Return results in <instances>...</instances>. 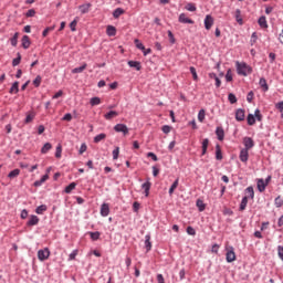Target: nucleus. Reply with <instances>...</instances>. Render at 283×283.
<instances>
[{"mask_svg": "<svg viewBox=\"0 0 283 283\" xmlns=\"http://www.w3.org/2000/svg\"><path fill=\"white\" fill-rule=\"evenodd\" d=\"M203 23H205L206 30H211V28L213 27V17H211L210 14H207Z\"/></svg>", "mask_w": 283, "mask_h": 283, "instance_id": "39448f33", "label": "nucleus"}, {"mask_svg": "<svg viewBox=\"0 0 283 283\" xmlns=\"http://www.w3.org/2000/svg\"><path fill=\"white\" fill-rule=\"evenodd\" d=\"M266 186H268V185L265 184L264 179H259V180H258V189H259L260 193H262L263 191H265Z\"/></svg>", "mask_w": 283, "mask_h": 283, "instance_id": "5701e85b", "label": "nucleus"}, {"mask_svg": "<svg viewBox=\"0 0 283 283\" xmlns=\"http://www.w3.org/2000/svg\"><path fill=\"white\" fill-rule=\"evenodd\" d=\"M226 81H227L228 83H231V81H233V74H231V69H229V70L227 71Z\"/></svg>", "mask_w": 283, "mask_h": 283, "instance_id": "4d7b16f0", "label": "nucleus"}, {"mask_svg": "<svg viewBox=\"0 0 283 283\" xmlns=\"http://www.w3.org/2000/svg\"><path fill=\"white\" fill-rule=\"evenodd\" d=\"M185 9L188 10V12H196V10H197L196 4L191 3V2L186 4Z\"/></svg>", "mask_w": 283, "mask_h": 283, "instance_id": "49530a36", "label": "nucleus"}, {"mask_svg": "<svg viewBox=\"0 0 283 283\" xmlns=\"http://www.w3.org/2000/svg\"><path fill=\"white\" fill-rule=\"evenodd\" d=\"M85 151H87V144L83 143L80 147L78 154L83 155Z\"/></svg>", "mask_w": 283, "mask_h": 283, "instance_id": "680f3d73", "label": "nucleus"}, {"mask_svg": "<svg viewBox=\"0 0 283 283\" xmlns=\"http://www.w3.org/2000/svg\"><path fill=\"white\" fill-rule=\"evenodd\" d=\"M90 8H92V3H86V4H81L78 7V10L81 11L82 14H87V12H90Z\"/></svg>", "mask_w": 283, "mask_h": 283, "instance_id": "aec40b11", "label": "nucleus"}, {"mask_svg": "<svg viewBox=\"0 0 283 283\" xmlns=\"http://www.w3.org/2000/svg\"><path fill=\"white\" fill-rule=\"evenodd\" d=\"M122 14H125V9L117 8L113 11L114 19H118Z\"/></svg>", "mask_w": 283, "mask_h": 283, "instance_id": "7c9ffc66", "label": "nucleus"}, {"mask_svg": "<svg viewBox=\"0 0 283 283\" xmlns=\"http://www.w3.org/2000/svg\"><path fill=\"white\" fill-rule=\"evenodd\" d=\"M209 78H213L216 81V87H220L222 85V81H220V77H218V74L216 73H209Z\"/></svg>", "mask_w": 283, "mask_h": 283, "instance_id": "412c9836", "label": "nucleus"}, {"mask_svg": "<svg viewBox=\"0 0 283 283\" xmlns=\"http://www.w3.org/2000/svg\"><path fill=\"white\" fill-rule=\"evenodd\" d=\"M115 116H118V112H116V111H109L108 113H106V114L104 115V118H105L106 120H112V118H115Z\"/></svg>", "mask_w": 283, "mask_h": 283, "instance_id": "cd10ccee", "label": "nucleus"}, {"mask_svg": "<svg viewBox=\"0 0 283 283\" xmlns=\"http://www.w3.org/2000/svg\"><path fill=\"white\" fill-rule=\"evenodd\" d=\"M247 120H248V125H250V126L255 125V115L249 114L247 117Z\"/></svg>", "mask_w": 283, "mask_h": 283, "instance_id": "c03bdc74", "label": "nucleus"}, {"mask_svg": "<svg viewBox=\"0 0 283 283\" xmlns=\"http://www.w3.org/2000/svg\"><path fill=\"white\" fill-rule=\"evenodd\" d=\"M277 254H279L280 260H282V262H283V247L282 245L277 247Z\"/></svg>", "mask_w": 283, "mask_h": 283, "instance_id": "338daca9", "label": "nucleus"}, {"mask_svg": "<svg viewBox=\"0 0 283 283\" xmlns=\"http://www.w3.org/2000/svg\"><path fill=\"white\" fill-rule=\"evenodd\" d=\"M196 205L199 211H205V209H207V205H205V201H202L201 199H198L196 201Z\"/></svg>", "mask_w": 283, "mask_h": 283, "instance_id": "72a5a7b5", "label": "nucleus"}, {"mask_svg": "<svg viewBox=\"0 0 283 283\" xmlns=\"http://www.w3.org/2000/svg\"><path fill=\"white\" fill-rule=\"evenodd\" d=\"M49 179H50V175L45 174L44 176L41 177L40 180L34 181L33 186L34 187H41V185H43V182H45Z\"/></svg>", "mask_w": 283, "mask_h": 283, "instance_id": "dca6fc26", "label": "nucleus"}, {"mask_svg": "<svg viewBox=\"0 0 283 283\" xmlns=\"http://www.w3.org/2000/svg\"><path fill=\"white\" fill-rule=\"evenodd\" d=\"M142 189H144L145 197L148 198L149 197V190L151 189V182L149 181V178L147 179L146 182H144L142 185Z\"/></svg>", "mask_w": 283, "mask_h": 283, "instance_id": "1a4fd4ad", "label": "nucleus"}, {"mask_svg": "<svg viewBox=\"0 0 283 283\" xmlns=\"http://www.w3.org/2000/svg\"><path fill=\"white\" fill-rule=\"evenodd\" d=\"M161 130H163L164 134H169V133L171 132V126H169V125H164V126L161 127Z\"/></svg>", "mask_w": 283, "mask_h": 283, "instance_id": "69168bd1", "label": "nucleus"}, {"mask_svg": "<svg viewBox=\"0 0 283 283\" xmlns=\"http://www.w3.org/2000/svg\"><path fill=\"white\" fill-rule=\"evenodd\" d=\"M39 220L40 219L36 217V214H32L27 222V227H36V224H39Z\"/></svg>", "mask_w": 283, "mask_h": 283, "instance_id": "9b49d317", "label": "nucleus"}, {"mask_svg": "<svg viewBox=\"0 0 283 283\" xmlns=\"http://www.w3.org/2000/svg\"><path fill=\"white\" fill-rule=\"evenodd\" d=\"M61 154H63V146L59 144L55 150V158H61Z\"/></svg>", "mask_w": 283, "mask_h": 283, "instance_id": "de8ad7c7", "label": "nucleus"}, {"mask_svg": "<svg viewBox=\"0 0 283 283\" xmlns=\"http://www.w3.org/2000/svg\"><path fill=\"white\" fill-rule=\"evenodd\" d=\"M188 235H196V229H193V227L189 226L186 229Z\"/></svg>", "mask_w": 283, "mask_h": 283, "instance_id": "e2e57ef3", "label": "nucleus"}, {"mask_svg": "<svg viewBox=\"0 0 283 283\" xmlns=\"http://www.w3.org/2000/svg\"><path fill=\"white\" fill-rule=\"evenodd\" d=\"M21 43H22L23 50H28L30 45H32V42L30 41V36L28 35L22 36Z\"/></svg>", "mask_w": 283, "mask_h": 283, "instance_id": "ddd939ff", "label": "nucleus"}, {"mask_svg": "<svg viewBox=\"0 0 283 283\" xmlns=\"http://www.w3.org/2000/svg\"><path fill=\"white\" fill-rule=\"evenodd\" d=\"M114 130L117 132V134H124V136H127V134H129V128L125 124L115 125Z\"/></svg>", "mask_w": 283, "mask_h": 283, "instance_id": "7ed1b4c3", "label": "nucleus"}, {"mask_svg": "<svg viewBox=\"0 0 283 283\" xmlns=\"http://www.w3.org/2000/svg\"><path fill=\"white\" fill-rule=\"evenodd\" d=\"M90 103L92 107H95V105H101V97H92Z\"/></svg>", "mask_w": 283, "mask_h": 283, "instance_id": "3c124183", "label": "nucleus"}, {"mask_svg": "<svg viewBox=\"0 0 283 283\" xmlns=\"http://www.w3.org/2000/svg\"><path fill=\"white\" fill-rule=\"evenodd\" d=\"M106 138H107V135L105 133H101L94 137V143H101V140H105Z\"/></svg>", "mask_w": 283, "mask_h": 283, "instance_id": "4c0bfd02", "label": "nucleus"}, {"mask_svg": "<svg viewBox=\"0 0 283 283\" xmlns=\"http://www.w3.org/2000/svg\"><path fill=\"white\" fill-rule=\"evenodd\" d=\"M35 116L36 114H34V112L27 113V117L24 119L25 125L32 123Z\"/></svg>", "mask_w": 283, "mask_h": 283, "instance_id": "393cba45", "label": "nucleus"}, {"mask_svg": "<svg viewBox=\"0 0 283 283\" xmlns=\"http://www.w3.org/2000/svg\"><path fill=\"white\" fill-rule=\"evenodd\" d=\"M10 43L13 48H17V43H19V32H15L11 38Z\"/></svg>", "mask_w": 283, "mask_h": 283, "instance_id": "c9c22d12", "label": "nucleus"}, {"mask_svg": "<svg viewBox=\"0 0 283 283\" xmlns=\"http://www.w3.org/2000/svg\"><path fill=\"white\" fill-rule=\"evenodd\" d=\"M239 158H240L241 163H248L249 161V150L242 148L240 150Z\"/></svg>", "mask_w": 283, "mask_h": 283, "instance_id": "423d86ee", "label": "nucleus"}, {"mask_svg": "<svg viewBox=\"0 0 283 283\" xmlns=\"http://www.w3.org/2000/svg\"><path fill=\"white\" fill-rule=\"evenodd\" d=\"M228 101L231 105H235V103H238V97H235V94L229 93Z\"/></svg>", "mask_w": 283, "mask_h": 283, "instance_id": "58836bf2", "label": "nucleus"}, {"mask_svg": "<svg viewBox=\"0 0 283 283\" xmlns=\"http://www.w3.org/2000/svg\"><path fill=\"white\" fill-rule=\"evenodd\" d=\"M222 148H220V144L216 145V160H222Z\"/></svg>", "mask_w": 283, "mask_h": 283, "instance_id": "b1692460", "label": "nucleus"}, {"mask_svg": "<svg viewBox=\"0 0 283 283\" xmlns=\"http://www.w3.org/2000/svg\"><path fill=\"white\" fill-rule=\"evenodd\" d=\"M176 189H178V179H176L172 185L170 186L169 190H168V193L169 196H172L174 195V191H176Z\"/></svg>", "mask_w": 283, "mask_h": 283, "instance_id": "e433bc0d", "label": "nucleus"}, {"mask_svg": "<svg viewBox=\"0 0 283 283\" xmlns=\"http://www.w3.org/2000/svg\"><path fill=\"white\" fill-rule=\"evenodd\" d=\"M44 211H48V206L45 205H41L35 209V213H38V216H43Z\"/></svg>", "mask_w": 283, "mask_h": 283, "instance_id": "473e14b6", "label": "nucleus"}, {"mask_svg": "<svg viewBox=\"0 0 283 283\" xmlns=\"http://www.w3.org/2000/svg\"><path fill=\"white\" fill-rule=\"evenodd\" d=\"M145 249L147 252L151 251V235L150 234L145 235Z\"/></svg>", "mask_w": 283, "mask_h": 283, "instance_id": "a211bd4d", "label": "nucleus"}, {"mask_svg": "<svg viewBox=\"0 0 283 283\" xmlns=\"http://www.w3.org/2000/svg\"><path fill=\"white\" fill-rule=\"evenodd\" d=\"M168 38L171 45H174V43H176V38L174 36V32H171L170 30H168Z\"/></svg>", "mask_w": 283, "mask_h": 283, "instance_id": "bf43d9fd", "label": "nucleus"}, {"mask_svg": "<svg viewBox=\"0 0 283 283\" xmlns=\"http://www.w3.org/2000/svg\"><path fill=\"white\" fill-rule=\"evenodd\" d=\"M226 260L227 262L231 263V262H235V252L233 251V248H231V250H229L226 254Z\"/></svg>", "mask_w": 283, "mask_h": 283, "instance_id": "f8f14e48", "label": "nucleus"}, {"mask_svg": "<svg viewBox=\"0 0 283 283\" xmlns=\"http://www.w3.org/2000/svg\"><path fill=\"white\" fill-rule=\"evenodd\" d=\"M234 17H235V21H237V23H239V25L244 24V20H242V11L240 9L235 10Z\"/></svg>", "mask_w": 283, "mask_h": 283, "instance_id": "4468645a", "label": "nucleus"}, {"mask_svg": "<svg viewBox=\"0 0 283 283\" xmlns=\"http://www.w3.org/2000/svg\"><path fill=\"white\" fill-rule=\"evenodd\" d=\"M254 118H256V120H259V123H262V114L260 113V109L259 108H256L255 111H254Z\"/></svg>", "mask_w": 283, "mask_h": 283, "instance_id": "6e6d98bb", "label": "nucleus"}, {"mask_svg": "<svg viewBox=\"0 0 283 283\" xmlns=\"http://www.w3.org/2000/svg\"><path fill=\"white\" fill-rule=\"evenodd\" d=\"M179 23H189L190 25H193V20H191L190 18H187V14L181 13L178 18Z\"/></svg>", "mask_w": 283, "mask_h": 283, "instance_id": "0eeeda50", "label": "nucleus"}, {"mask_svg": "<svg viewBox=\"0 0 283 283\" xmlns=\"http://www.w3.org/2000/svg\"><path fill=\"white\" fill-rule=\"evenodd\" d=\"M119 154H120V148L115 147V149L113 150V160H118Z\"/></svg>", "mask_w": 283, "mask_h": 283, "instance_id": "864d4df0", "label": "nucleus"}, {"mask_svg": "<svg viewBox=\"0 0 283 283\" xmlns=\"http://www.w3.org/2000/svg\"><path fill=\"white\" fill-rule=\"evenodd\" d=\"M48 258H50V249L49 248H44L43 250L38 251V260H40V262H45V260H48Z\"/></svg>", "mask_w": 283, "mask_h": 283, "instance_id": "f03ea898", "label": "nucleus"}, {"mask_svg": "<svg viewBox=\"0 0 283 283\" xmlns=\"http://www.w3.org/2000/svg\"><path fill=\"white\" fill-rule=\"evenodd\" d=\"M260 28H269V23H266V17L261 15L258 20Z\"/></svg>", "mask_w": 283, "mask_h": 283, "instance_id": "c756f323", "label": "nucleus"}, {"mask_svg": "<svg viewBox=\"0 0 283 283\" xmlns=\"http://www.w3.org/2000/svg\"><path fill=\"white\" fill-rule=\"evenodd\" d=\"M253 96H255V94L253 93V91H250L247 95L248 103H253Z\"/></svg>", "mask_w": 283, "mask_h": 283, "instance_id": "0e129e2a", "label": "nucleus"}, {"mask_svg": "<svg viewBox=\"0 0 283 283\" xmlns=\"http://www.w3.org/2000/svg\"><path fill=\"white\" fill-rule=\"evenodd\" d=\"M218 140H224V128L222 126H218L216 129Z\"/></svg>", "mask_w": 283, "mask_h": 283, "instance_id": "2eb2a0df", "label": "nucleus"}, {"mask_svg": "<svg viewBox=\"0 0 283 283\" xmlns=\"http://www.w3.org/2000/svg\"><path fill=\"white\" fill-rule=\"evenodd\" d=\"M276 109H279L281 113L283 112V101L275 104Z\"/></svg>", "mask_w": 283, "mask_h": 283, "instance_id": "774afa93", "label": "nucleus"}, {"mask_svg": "<svg viewBox=\"0 0 283 283\" xmlns=\"http://www.w3.org/2000/svg\"><path fill=\"white\" fill-rule=\"evenodd\" d=\"M247 205H249V197H243L239 207V211H244L247 209Z\"/></svg>", "mask_w": 283, "mask_h": 283, "instance_id": "a878e982", "label": "nucleus"}, {"mask_svg": "<svg viewBox=\"0 0 283 283\" xmlns=\"http://www.w3.org/2000/svg\"><path fill=\"white\" fill-rule=\"evenodd\" d=\"M198 120L199 123H203L205 122V108H201L198 113Z\"/></svg>", "mask_w": 283, "mask_h": 283, "instance_id": "603ef678", "label": "nucleus"}, {"mask_svg": "<svg viewBox=\"0 0 283 283\" xmlns=\"http://www.w3.org/2000/svg\"><path fill=\"white\" fill-rule=\"evenodd\" d=\"M76 189V182H71L69 186L65 187L64 191L65 193H70L71 191H74Z\"/></svg>", "mask_w": 283, "mask_h": 283, "instance_id": "79ce46f5", "label": "nucleus"}, {"mask_svg": "<svg viewBox=\"0 0 283 283\" xmlns=\"http://www.w3.org/2000/svg\"><path fill=\"white\" fill-rule=\"evenodd\" d=\"M245 193H249V198H251V200H253V198H255V191L253 190V186H250L245 189Z\"/></svg>", "mask_w": 283, "mask_h": 283, "instance_id": "a19ab883", "label": "nucleus"}, {"mask_svg": "<svg viewBox=\"0 0 283 283\" xmlns=\"http://www.w3.org/2000/svg\"><path fill=\"white\" fill-rule=\"evenodd\" d=\"M243 145H244L243 149H247L249 151V149H253V147H255V142H253V138L251 137H244Z\"/></svg>", "mask_w": 283, "mask_h": 283, "instance_id": "20e7f679", "label": "nucleus"}, {"mask_svg": "<svg viewBox=\"0 0 283 283\" xmlns=\"http://www.w3.org/2000/svg\"><path fill=\"white\" fill-rule=\"evenodd\" d=\"M41 81H43V77H41V75H36V77L33 80L34 87H41Z\"/></svg>", "mask_w": 283, "mask_h": 283, "instance_id": "a18cd8bd", "label": "nucleus"}, {"mask_svg": "<svg viewBox=\"0 0 283 283\" xmlns=\"http://www.w3.org/2000/svg\"><path fill=\"white\" fill-rule=\"evenodd\" d=\"M128 65L129 67H134L135 70H137V72H140V70H143V65L138 61H128Z\"/></svg>", "mask_w": 283, "mask_h": 283, "instance_id": "f3484780", "label": "nucleus"}, {"mask_svg": "<svg viewBox=\"0 0 283 283\" xmlns=\"http://www.w3.org/2000/svg\"><path fill=\"white\" fill-rule=\"evenodd\" d=\"M106 34H107L108 36H116V27H114V25H108V27L106 28Z\"/></svg>", "mask_w": 283, "mask_h": 283, "instance_id": "bb28decb", "label": "nucleus"}, {"mask_svg": "<svg viewBox=\"0 0 283 283\" xmlns=\"http://www.w3.org/2000/svg\"><path fill=\"white\" fill-rule=\"evenodd\" d=\"M9 94H19V82H14L9 90Z\"/></svg>", "mask_w": 283, "mask_h": 283, "instance_id": "c85d7f7f", "label": "nucleus"}, {"mask_svg": "<svg viewBox=\"0 0 283 283\" xmlns=\"http://www.w3.org/2000/svg\"><path fill=\"white\" fill-rule=\"evenodd\" d=\"M190 73L192 74L193 81H198V73L196 72V67L190 66Z\"/></svg>", "mask_w": 283, "mask_h": 283, "instance_id": "052dcab7", "label": "nucleus"}, {"mask_svg": "<svg viewBox=\"0 0 283 283\" xmlns=\"http://www.w3.org/2000/svg\"><path fill=\"white\" fill-rule=\"evenodd\" d=\"M86 69H87V63H84L82 66L73 69L72 74H81Z\"/></svg>", "mask_w": 283, "mask_h": 283, "instance_id": "2f4dec72", "label": "nucleus"}, {"mask_svg": "<svg viewBox=\"0 0 283 283\" xmlns=\"http://www.w3.org/2000/svg\"><path fill=\"white\" fill-rule=\"evenodd\" d=\"M101 216L103 218H107V216H109V203H103L101 206Z\"/></svg>", "mask_w": 283, "mask_h": 283, "instance_id": "6e6552de", "label": "nucleus"}, {"mask_svg": "<svg viewBox=\"0 0 283 283\" xmlns=\"http://www.w3.org/2000/svg\"><path fill=\"white\" fill-rule=\"evenodd\" d=\"M20 63H21V53L18 52L17 57L12 60V66L17 67V65H19Z\"/></svg>", "mask_w": 283, "mask_h": 283, "instance_id": "37998d69", "label": "nucleus"}, {"mask_svg": "<svg viewBox=\"0 0 283 283\" xmlns=\"http://www.w3.org/2000/svg\"><path fill=\"white\" fill-rule=\"evenodd\" d=\"M260 87H262L263 92H269V84L266 83V78L261 77L259 81Z\"/></svg>", "mask_w": 283, "mask_h": 283, "instance_id": "4be33fe9", "label": "nucleus"}, {"mask_svg": "<svg viewBox=\"0 0 283 283\" xmlns=\"http://www.w3.org/2000/svg\"><path fill=\"white\" fill-rule=\"evenodd\" d=\"M78 21L75 19L70 23V29L71 32H76V25H77Z\"/></svg>", "mask_w": 283, "mask_h": 283, "instance_id": "13d9d810", "label": "nucleus"}, {"mask_svg": "<svg viewBox=\"0 0 283 283\" xmlns=\"http://www.w3.org/2000/svg\"><path fill=\"white\" fill-rule=\"evenodd\" d=\"M52 149V144L51 143H45L43 147L41 148V154H48Z\"/></svg>", "mask_w": 283, "mask_h": 283, "instance_id": "ea45409f", "label": "nucleus"}, {"mask_svg": "<svg viewBox=\"0 0 283 283\" xmlns=\"http://www.w3.org/2000/svg\"><path fill=\"white\" fill-rule=\"evenodd\" d=\"M134 43H135L137 50H142V52H143V50H145V44H143L140 40L135 39Z\"/></svg>", "mask_w": 283, "mask_h": 283, "instance_id": "09e8293b", "label": "nucleus"}, {"mask_svg": "<svg viewBox=\"0 0 283 283\" xmlns=\"http://www.w3.org/2000/svg\"><path fill=\"white\" fill-rule=\"evenodd\" d=\"M91 239L93 241H96L101 238V232L96 231V232H90Z\"/></svg>", "mask_w": 283, "mask_h": 283, "instance_id": "5fc2aeb1", "label": "nucleus"}, {"mask_svg": "<svg viewBox=\"0 0 283 283\" xmlns=\"http://www.w3.org/2000/svg\"><path fill=\"white\" fill-rule=\"evenodd\" d=\"M19 174H21V170L19 168H15L8 174V178H17Z\"/></svg>", "mask_w": 283, "mask_h": 283, "instance_id": "f704fd0d", "label": "nucleus"}, {"mask_svg": "<svg viewBox=\"0 0 283 283\" xmlns=\"http://www.w3.org/2000/svg\"><path fill=\"white\" fill-rule=\"evenodd\" d=\"M209 148V138H205L201 144V156L207 154V149Z\"/></svg>", "mask_w": 283, "mask_h": 283, "instance_id": "6ab92c4d", "label": "nucleus"}, {"mask_svg": "<svg viewBox=\"0 0 283 283\" xmlns=\"http://www.w3.org/2000/svg\"><path fill=\"white\" fill-rule=\"evenodd\" d=\"M244 108H239L235 111V120H238L239 123H242V120H244Z\"/></svg>", "mask_w": 283, "mask_h": 283, "instance_id": "9d476101", "label": "nucleus"}, {"mask_svg": "<svg viewBox=\"0 0 283 283\" xmlns=\"http://www.w3.org/2000/svg\"><path fill=\"white\" fill-rule=\"evenodd\" d=\"M237 72L239 76H249V74H253V67L244 62H237Z\"/></svg>", "mask_w": 283, "mask_h": 283, "instance_id": "f257e3e1", "label": "nucleus"}, {"mask_svg": "<svg viewBox=\"0 0 283 283\" xmlns=\"http://www.w3.org/2000/svg\"><path fill=\"white\" fill-rule=\"evenodd\" d=\"M274 205L277 209H280V207L283 206V199L281 196L276 197L275 200H274Z\"/></svg>", "mask_w": 283, "mask_h": 283, "instance_id": "8fccbe9b", "label": "nucleus"}]
</instances>
